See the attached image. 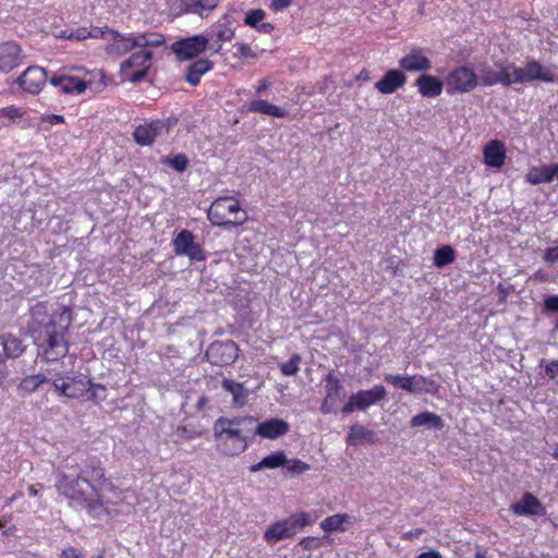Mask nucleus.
<instances>
[{
  "label": "nucleus",
  "instance_id": "f257e3e1",
  "mask_svg": "<svg viewBox=\"0 0 558 558\" xmlns=\"http://www.w3.org/2000/svg\"><path fill=\"white\" fill-rule=\"evenodd\" d=\"M71 324L72 313L65 306L49 311L47 304L39 302L31 308L29 330L46 361H58L68 354L65 335Z\"/></svg>",
  "mask_w": 558,
  "mask_h": 558
},
{
  "label": "nucleus",
  "instance_id": "f03ea898",
  "mask_svg": "<svg viewBox=\"0 0 558 558\" xmlns=\"http://www.w3.org/2000/svg\"><path fill=\"white\" fill-rule=\"evenodd\" d=\"M56 488L69 500L71 507L86 510L95 519H102L108 514L98 489L85 476L78 474L72 477L65 473H59Z\"/></svg>",
  "mask_w": 558,
  "mask_h": 558
},
{
  "label": "nucleus",
  "instance_id": "7ed1b4c3",
  "mask_svg": "<svg viewBox=\"0 0 558 558\" xmlns=\"http://www.w3.org/2000/svg\"><path fill=\"white\" fill-rule=\"evenodd\" d=\"M255 418L253 416H235L228 418L221 416L214 423V438L221 452L228 457H235L244 452L247 441L253 435Z\"/></svg>",
  "mask_w": 558,
  "mask_h": 558
},
{
  "label": "nucleus",
  "instance_id": "20e7f679",
  "mask_svg": "<svg viewBox=\"0 0 558 558\" xmlns=\"http://www.w3.org/2000/svg\"><path fill=\"white\" fill-rule=\"evenodd\" d=\"M207 217L209 221L227 229L243 225L247 215L232 197H219L210 205Z\"/></svg>",
  "mask_w": 558,
  "mask_h": 558
},
{
  "label": "nucleus",
  "instance_id": "39448f33",
  "mask_svg": "<svg viewBox=\"0 0 558 558\" xmlns=\"http://www.w3.org/2000/svg\"><path fill=\"white\" fill-rule=\"evenodd\" d=\"M114 43L107 47L108 52L125 54L134 48L159 47L165 38L158 33H142L138 35L123 36L118 31H111Z\"/></svg>",
  "mask_w": 558,
  "mask_h": 558
},
{
  "label": "nucleus",
  "instance_id": "423d86ee",
  "mask_svg": "<svg viewBox=\"0 0 558 558\" xmlns=\"http://www.w3.org/2000/svg\"><path fill=\"white\" fill-rule=\"evenodd\" d=\"M153 52L143 50L132 53L126 60L121 63L120 72L123 80L131 83H137L144 80L150 68V60Z\"/></svg>",
  "mask_w": 558,
  "mask_h": 558
},
{
  "label": "nucleus",
  "instance_id": "0eeeda50",
  "mask_svg": "<svg viewBox=\"0 0 558 558\" xmlns=\"http://www.w3.org/2000/svg\"><path fill=\"white\" fill-rule=\"evenodd\" d=\"M177 122L175 118H168L138 125L133 134L134 140L141 146H149L158 137L167 136Z\"/></svg>",
  "mask_w": 558,
  "mask_h": 558
},
{
  "label": "nucleus",
  "instance_id": "6e6552de",
  "mask_svg": "<svg viewBox=\"0 0 558 558\" xmlns=\"http://www.w3.org/2000/svg\"><path fill=\"white\" fill-rule=\"evenodd\" d=\"M172 246L178 256H187L196 262H203L206 258L204 250L195 242V236L190 230H181L172 240Z\"/></svg>",
  "mask_w": 558,
  "mask_h": 558
},
{
  "label": "nucleus",
  "instance_id": "1a4fd4ad",
  "mask_svg": "<svg viewBox=\"0 0 558 558\" xmlns=\"http://www.w3.org/2000/svg\"><path fill=\"white\" fill-rule=\"evenodd\" d=\"M478 84V77L475 72L468 66H459L454 69L447 77V92L449 94L469 93Z\"/></svg>",
  "mask_w": 558,
  "mask_h": 558
},
{
  "label": "nucleus",
  "instance_id": "9d476101",
  "mask_svg": "<svg viewBox=\"0 0 558 558\" xmlns=\"http://www.w3.org/2000/svg\"><path fill=\"white\" fill-rule=\"evenodd\" d=\"M208 38L203 35L184 38L171 45L172 52L178 60L185 61L198 57L207 47Z\"/></svg>",
  "mask_w": 558,
  "mask_h": 558
},
{
  "label": "nucleus",
  "instance_id": "9b49d317",
  "mask_svg": "<svg viewBox=\"0 0 558 558\" xmlns=\"http://www.w3.org/2000/svg\"><path fill=\"white\" fill-rule=\"evenodd\" d=\"M238 350L231 340L215 341L207 348L205 356L214 365H230L236 360Z\"/></svg>",
  "mask_w": 558,
  "mask_h": 558
},
{
  "label": "nucleus",
  "instance_id": "f8f14e48",
  "mask_svg": "<svg viewBox=\"0 0 558 558\" xmlns=\"http://www.w3.org/2000/svg\"><path fill=\"white\" fill-rule=\"evenodd\" d=\"M47 81V73L40 66H28L17 78L20 87L29 94H38Z\"/></svg>",
  "mask_w": 558,
  "mask_h": 558
},
{
  "label": "nucleus",
  "instance_id": "ddd939ff",
  "mask_svg": "<svg viewBox=\"0 0 558 558\" xmlns=\"http://www.w3.org/2000/svg\"><path fill=\"white\" fill-rule=\"evenodd\" d=\"M289 429L288 422L282 418H270L262 423H257L255 420L253 435H258L266 439H277L284 436Z\"/></svg>",
  "mask_w": 558,
  "mask_h": 558
},
{
  "label": "nucleus",
  "instance_id": "4468645a",
  "mask_svg": "<svg viewBox=\"0 0 558 558\" xmlns=\"http://www.w3.org/2000/svg\"><path fill=\"white\" fill-rule=\"evenodd\" d=\"M23 60L22 49L13 41L0 45V71L10 72L21 64Z\"/></svg>",
  "mask_w": 558,
  "mask_h": 558
},
{
  "label": "nucleus",
  "instance_id": "2eb2a0df",
  "mask_svg": "<svg viewBox=\"0 0 558 558\" xmlns=\"http://www.w3.org/2000/svg\"><path fill=\"white\" fill-rule=\"evenodd\" d=\"M399 66L408 72H422L430 70L432 62L422 48H414L399 60Z\"/></svg>",
  "mask_w": 558,
  "mask_h": 558
},
{
  "label": "nucleus",
  "instance_id": "dca6fc26",
  "mask_svg": "<svg viewBox=\"0 0 558 558\" xmlns=\"http://www.w3.org/2000/svg\"><path fill=\"white\" fill-rule=\"evenodd\" d=\"M407 83V75L400 70H389L385 75L375 84V88L381 94H392L397 89L404 86Z\"/></svg>",
  "mask_w": 558,
  "mask_h": 558
},
{
  "label": "nucleus",
  "instance_id": "f3484780",
  "mask_svg": "<svg viewBox=\"0 0 558 558\" xmlns=\"http://www.w3.org/2000/svg\"><path fill=\"white\" fill-rule=\"evenodd\" d=\"M517 515H538L544 513L542 502L531 493H525L520 501L511 506Z\"/></svg>",
  "mask_w": 558,
  "mask_h": 558
},
{
  "label": "nucleus",
  "instance_id": "a211bd4d",
  "mask_svg": "<svg viewBox=\"0 0 558 558\" xmlns=\"http://www.w3.org/2000/svg\"><path fill=\"white\" fill-rule=\"evenodd\" d=\"M80 475L98 481L102 489L113 490L114 488L112 482L106 477V471L101 466L100 461L96 459L88 460Z\"/></svg>",
  "mask_w": 558,
  "mask_h": 558
},
{
  "label": "nucleus",
  "instance_id": "6ab92c4d",
  "mask_svg": "<svg viewBox=\"0 0 558 558\" xmlns=\"http://www.w3.org/2000/svg\"><path fill=\"white\" fill-rule=\"evenodd\" d=\"M525 178L533 185L550 183L555 178H558V163L533 167Z\"/></svg>",
  "mask_w": 558,
  "mask_h": 558
},
{
  "label": "nucleus",
  "instance_id": "aec40b11",
  "mask_svg": "<svg viewBox=\"0 0 558 558\" xmlns=\"http://www.w3.org/2000/svg\"><path fill=\"white\" fill-rule=\"evenodd\" d=\"M386 389L384 386L377 385L368 390H361L353 395L357 404V411H364L368 407L379 402L386 398Z\"/></svg>",
  "mask_w": 558,
  "mask_h": 558
},
{
  "label": "nucleus",
  "instance_id": "412c9836",
  "mask_svg": "<svg viewBox=\"0 0 558 558\" xmlns=\"http://www.w3.org/2000/svg\"><path fill=\"white\" fill-rule=\"evenodd\" d=\"M416 86L423 97L439 96L444 89V83L441 80L428 74L418 76L416 80Z\"/></svg>",
  "mask_w": 558,
  "mask_h": 558
},
{
  "label": "nucleus",
  "instance_id": "4be33fe9",
  "mask_svg": "<svg viewBox=\"0 0 558 558\" xmlns=\"http://www.w3.org/2000/svg\"><path fill=\"white\" fill-rule=\"evenodd\" d=\"M506 150L500 141H492L484 148V161L487 166L500 168L505 163Z\"/></svg>",
  "mask_w": 558,
  "mask_h": 558
},
{
  "label": "nucleus",
  "instance_id": "5701e85b",
  "mask_svg": "<svg viewBox=\"0 0 558 558\" xmlns=\"http://www.w3.org/2000/svg\"><path fill=\"white\" fill-rule=\"evenodd\" d=\"M221 387L232 396L234 408H242L246 403L248 391L242 383L225 377L221 380Z\"/></svg>",
  "mask_w": 558,
  "mask_h": 558
},
{
  "label": "nucleus",
  "instance_id": "b1692460",
  "mask_svg": "<svg viewBox=\"0 0 558 558\" xmlns=\"http://www.w3.org/2000/svg\"><path fill=\"white\" fill-rule=\"evenodd\" d=\"M410 425L412 427H426L433 430H441L445 427L442 417L434 412L424 411L414 415Z\"/></svg>",
  "mask_w": 558,
  "mask_h": 558
},
{
  "label": "nucleus",
  "instance_id": "393cba45",
  "mask_svg": "<svg viewBox=\"0 0 558 558\" xmlns=\"http://www.w3.org/2000/svg\"><path fill=\"white\" fill-rule=\"evenodd\" d=\"M50 84L59 87L63 93H83L87 88L85 81L69 76V75H54L50 78Z\"/></svg>",
  "mask_w": 558,
  "mask_h": 558
},
{
  "label": "nucleus",
  "instance_id": "a878e982",
  "mask_svg": "<svg viewBox=\"0 0 558 558\" xmlns=\"http://www.w3.org/2000/svg\"><path fill=\"white\" fill-rule=\"evenodd\" d=\"M525 65L529 82L542 81L554 83L556 81L554 72L549 68L544 66L539 61L529 60Z\"/></svg>",
  "mask_w": 558,
  "mask_h": 558
},
{
  "label": "nucleus",
  "instance_id": "bb28decb",
  "mask_svg": "<svg viewBox=\"0 0 558 558\" xmlns=\"http://www.w3.org/2000/svg\"><path fill=\"white\" fill-rule=\"evenodd\" d=\"M347 441L351 446L359 444H375L377 442L376 433L366 428L363 425L354 424L350 427Z\"/></svg>",
  "mask_w": 558,
  "mask_h": 558
},
{
  "label": "nucleus",
  "instance_id": "cd10ccee",
  "mask_svg": "<svg viewBox=\"0 0 558 558\" xmlns=\"http://www.w3.org/2000/svg\"><path fill=\"white\" fill-rule=\"evenodd\" d=\"M506 62H498L495 64L496 68L484 66L480 71V78L484 86H493L498 83L506 86V78L504 74V68Z\"/></svg>",
  "mask_w": 558,
  "mask_h": 558
},
{
  "label": "nucleus",
  "instance_id": "c85d7f7f",
  "mask_svg": "<svg viewBox=\"0 0 558 558\" xmlns=\"http://www.w3.org/2000/svg\"><path fill=\"white\" fill-rule=\"evenodd\" d=\"M282 525L288 537L295 535L299 531L311 524L310 514L306 512H300L290 515L289 518L279 521Z\"/></svg>",
  "mask_w": 558,
  "mask_h": 558
},
{
  "label": "nucleus",
  "instance_id": "c756f323",
  "mask_svg": "<svg viewBox=\"0 0 558 558\" xmlns=\"http://www.w3.org/2000/svg\"><path fill=\"white\" fill-rule=\"evenodd\" d=\"M288 463V458L284 451H275L265 458H263L258 463L250 466V471L252 473H256L264 469H277L279 466H284Z\"/></svg>",
  "mask_w": 558,
  "mask_h": 558
},
{
  "label": "nucleus",
  "instance_id": "7c9ffc66",
  "mask_svg": "<svg viewBox=\"0 0 558 558\" xmlns=\"http://www.w3.org/2000/svg\"><path fill=\"white\" fill-rule=\"evenodd\" d=\"M213 68V62L208 59H198L195 62H193L187 69L185 74L186 82L192 85L196 86L201 77L207 73Z\"/></svg>",
  "mask_w": 558,
  "mask_h": 558
},
{
  "label": "nucleus",
  "instance_id": "2f4dec72",
  "mask_svg": "<svg viewBox=\"0 0 558 558\" xmlns=\"http://www.w3.org/2000/svg\"><path fill=\"white\" fill-rule=\"evenodd\" d=\"M218 0H185V11L197 14L201 17H207L208 14L217 8Z\"/></svg>",
  "mask_w": 558,
  "mask_h": 558
},
{
  "label": "nucleus",
  "instance_id": "473e14b6",
  "mask_svg": "<svg viewBox=\"0 0 558 558\" xmlns=\"http://www.w3.org/2000/svg\"><path fill=\"white\" fill-rule=\"evenodd\" d=\"M504 74L506 78V86L512 84H522L529 83L527 74H526V65L523 68L517 66L512 62H506L504 68Z\"/></svg>",
  "mask_w": 558,
  "mask_h": 558
},
{
  "label": "nucleus",
  "instance_id": "72a5a7b5",
  "mask_svg": "<svg viewBox=\"0 0 558 558\" xmlns=\"http://www.w3.org/2000/svg\"><path fill=\"white\" fill-rule=\"evenodd\" d=\"M248 110L252 112H258V113H263V114L271 116V117H276V118H283L287 113L284 109L278 107V106H275L272 104H269L268 101L263 100V99L251 101L248 104Z\"/></svg>",
  "mask_w": 558,
  "mask_h": 558
},
{
  "label": "nucleus",
  "instance_id": "f704fd0d",
  "mask_svg": "<svg viewBox=\"0 0 558 558\" xmlns=\"http://www.w3.org/2000/svg\"><path fill=\"white\" fill-rule=\"evenodd\" d=\"M233 20L229 15H223L218 22L216 29L213 31L211 38L216 37L218 41H229L234 37Z\"/></svg>",
  "mask_w": 558,
  "mask_h": 558
},
{
  "label": "nucleus",
  "instance_id": "c9c22d12",
  "mask_svg": "<svg viewBox=\"0 0 558 558\" xmlns=\"http://www.w3.org/2000/svg\"><path fill=\"white\" fill-rule=\"evenodd\" d=\"M3 351L8 357H19L25 351V347L20 338L9 333L1 337Z\"/></svg>",
  "mask_w": 558,
  "mask_h": 558
},
{
  "label": "nucleus",
  "instance_id": "e433bc0d",
  "mask_svg": "<svg viewBox=\"0 0 558 558\" xmlns=\"http://www.w3.org/2000/svg\"><path fill=\"white\" fill-rule=\"evenodd\" d=\"M438 385L435 380L423 375H414V387L412 393H436Z\"/></svg>",
  "mask_w": 558,
  "mask_h": 558
},
{
  "label": "nucleus",
  "instance_id": "4c0bfd02",
  "mask_svg": "<svg viewBox=\"0 0 558 558\" xmlns=\"http://www.w3.org/2000/svg\"><path fill=\"white\" fill-rule=\"evenodd\" d=\"M456 251L450 245H444L434 253V264L439 268L453 263Z\"/></svg>",
  "mask_w": 558,
  "mask_h": 558
},
{
  "label": "nucleus",
  "instance_id": "58836bf2",
  "mask_svg": "<svg viewBox=\"0 0 558 558\" xmlns=\"http://www.w3.org/2000/svg\"><path fill=\"white\" fill-rule=\"evenodd\" d=\"M48 379L44 374H36L25 377L19 385L20 391L32 393L36 391L39 386L46 383Z\"/></svg>",
  "mask_w": 558,
  "mask_h": 558
},
{
  "label": "nucleus",
  "instance_id": "ea45409f",
  "mask_svg": "<svg viewBox=\"0 0 558 558\" xmlns=\"http://www.w3.org/2000/svg\"><path fill=\"white\" fill-rule=\"evenodd\" d=\"M349 519L348 514H333L327 517L320 522V527L325 532L343 531V523Z\"/></svg>",
  "mask_w": 558,
  "mask_h": 558
},
{
  "label": "nucleus",
  "instance_id": "a19ab883",
  "mask_svg": "<svg viewBox=\"0 0 558 558\" xmlns=\"http://www.w3.org/2000/svg\"><path fill=\"white\" fill-rule=\"evenodd\" d=\"M86 384V393H88V399L94 401L95 403H100L107 397L106 387L100 384H93L89 379L85 380Z\"/></svg>",
  "mask_w": 558,
  "mask_h": 558
},
{
  "label": "nucleus",
  "instance_id": "79ce46f5",
  "mask_svg": "<svg viewBox=\"0 0 558 558\" xmlns=\"http://www.w3.org/2000/svg\"><path fill=\"white\" fill-rule=\"evenodd\" d=\"M264 538L268 543H277L281 539L289 538L287 533L284 532L280 522H276L270 525L264 533Z\"/></svg>",
  "mask_w": 558,
  "mask_h": 558
},
{
  "label": "nucleus",
  "instance_id": "37998d69",
  "mask_svg": "<svg viewBox=\"0 0 558 558\" xmlns=\"http://www.w3.org/2000/svg\"><path fill=\"white\" fill-rule=\"evenodd\" d=\"M342 389L340 380L329 373L325 377V390H326V397L331 399H337L340 395V390Z\"/></svg>",
  "mask_w": 558,
  "mask_h": 558
},
{
  "label": "nucleus",
  "instance_id": "c03bdc74",
  "mask_svg": "<svg viewBox=\"0 0 558 558\" xmlns=\"http://www.w3.org/2000/svg\"><path fill=\"white\" fill-rule=\"evenodd\" d=\"M161 163L170 166L178 172H183L189 166V159L184 154H178L173 157H163Z\"/></svg>",
  "mask_w": 558,
  "mask_h": 558
},
{
  "label": "nucleus",
  "instance_id": "a18cd8bd",
  "mask_svg": "<svg viewBox=\"0 0 558 558\" xmlns=\"http://www.w3.org/2000/svg\"><path fill=\"white\" fill-rule=\"evenodd\" d=\"M70 389L68 390V398H81L86 393L85 379L82 378H69Z\"/></svg>",
  "mask_w": 558,
  "mask_h": 558
},
{
  "label": "nucleus",
  "instance_id": "49530a36",
  "mask_svg": "<svg viewBox=\"0 0 558 558\" xmlns=\"http://www.w3.org/2000/svg\"><path fill=\"white\" fill-rule=\"evenodd\" d=\"M90 33L88 32L87 27H77L75 29L71 31H62L59 35L61 38H65L69 40H84L86 38H89Z\"/></svg>",
  "mask_w": 558,
  "mask_h": 558
},
{
  "label": "nucleus",
  "instance_id": "de8ad7c7",
  "mask_svg": "<svg viewBox=\"0 0 558 558\" xmlns=\"http://www.w3.org/2000/svg\"><path fill=\"white\" fill-rule=\"evenodd\" d=\"M300 362L301 356L299 354H293L289 361L280 365L281 373L286 376L295 375L300 369Z\"/></svg>",
  "mask_w": 558,
  "mask_h": 558
},
{
  "label": "nucleus",
  "instance_id": "09e8293b",
  "mask_svg": "<svg viewBox=\"0 0 558 558\" xmlns=\"http://www.w3.org/2000/svg\"><path fill=\"white\" fill-rule=\"evenodd\" d=\"M264 17H265L264 10L254 9V10H250L246 13L244 22H245V24L250 25L251 27L256 28L260 24V22L263 21Z\"/></svg>",
  "mask_w": 558,
  "mask_h": 558
},
{
  "label": "nucleus",
  "instance_id": "8fccbe9b",
  "mask_svg": "<svg viewBox=\"0 0 558 558\" xmlns=\"http://www.w3.org/2000/svg\"><path fill=\"white\" fill-rule=\"evenodd\" d=\"M287 471L292 474H301L307 470H310V465L299 459H288V463L286 464Z\"/></svg>",
  "mask_w": 558,
  "mask_h": 558
},
{
  "label": "nucleus",
  "instance_id": "3c124183",
  "mask_svg": "<svg viewBox=\"0 0 558 558\" xmlns=\"http://www.w3.org/2000/svg\"><path fill=\"white\" fill-rule=\"evenodd\" d=\"M299 545L304 549V550H314V549H318L320 546H323V539L319 538V537H314V536H307V537H303Z\"/></svg>",
  "mask_w": 558,
  "mask_h": 558
},
{
  "label": "nucleus",
  "instance_id": "603ef678",
  "mask_svg": "<svg viewBox=\"0 0 558 558\" xmlns=\"http://www.w3.org/2000/svg\"><path fill=\"white\" fill-rule=\"evenodd\" d=\"M1 117H5L10 120H15L16 118L22 117V111L20 108L15 106H9L0 109Z\"/></svg>",
  "mask_w": 558,
  "mask_h": 558
},
{
  "label": "nucleus",
  "instance_id": "864d4df0",
  "mask_svg": "<svg viewBox=\"0 0 558 558\" xmlns=\"http://www.w3.org/2000/svg\"><path fill=\"white\" fill-rule=\"evenodd\" d=\"M239 57L242 58H256L251 47L247 44L239 43L235 45Z\"/></svg>",
  "mask_w": 558,
  "mask_h": 558
},
{
  "label": "nucleus",
  "instance_id": "5fc2aeb1",
  "mask_svg": "<svg viewBox=\"0 0 558 558\" xmlns=\"http://www.w3.org/2000/svg\"><path fill=\"white\" fill-rule=\"evenodd\" d=\"M407 376L388 374L385 376V380L395 387L402 389V385L405 384Z\"/></svg>",
  "mask_w": 558,
  "mask_h": 558
},
{
  "label": "nucleus",
  "instance_id": "6e6d98bb",
  "mask_svg": "<svg viewBox=\"0 0 558 558\" xmlns=\"http://www.w3.org/2000/svg\"><path fill=\"white\" fill-rule=\"evenodd\" d=\"M544 307L551 313H558V295H550L544 300Z\"/></svg>",
  "mask_w": 558,
  "mask_h": 558
},
{
  "label": "nucleus",
  "instance_id": "4d7b16f0",
  "mask_svg": "<svg viewBox=\"0 0 558 558\" xmlns=\"http://www.w3.org/2000/svg\"><path fill=\"white\" fill-rule=\"evenodd\" d=\"M544 260L549 265L556 264L558 262V246L548 247L545 251Z\"/></svg>",
  "mask_w": 558,
  "mask_h": 558
},
{
  "label": "nucleus",
  "instance_id": "13d9d810",
  "mask_svg": "<svg viewBox=\"0 0 558 558\" xmlns=\"http://www.w3.org/2000/svg\"><path fill=\"white\" fill-rule=\"evenodd\" d=\"M54 390L60 395L68 397V390L70 389L69 381H64L61 379H54L52 381Z\"/></svg>",
  "mask_w": 558,
  "mask_h": 558
},
{
  "label": "nucleus",
  "instance_id": "bf43d9fd",
  "mask_svg": "<svg viewBox=\"0 0 558 558\" xmlns=\"http://www.w3.org/2000/svg\"><path fill=\"white\" fill-rule=\"evenodd\" d=\"M545 373L550 379H555L558 376V360L548 362L545 365Z\"/></svg>",
  "mask_w": 558,
  "mask_h": 558
},
{
  "label": "nucleus",
  "instance_id": "052dcab7",
  "mask_svg": "<svg viewBox=\"0 0 558 558\" xmlns=\"http://www.w3.org/2000/svg\"><path fill=\"white\" fill-rule=\"evenodd\" d=\"M111 28L109 27H104V28H100V27H90L88 28V32L90 33L89 35V38H101L104 37L106 34H110L111 35Z\"/></svg>",
  "mask_w": 558,
  "mask_h": 558
},
{
  "label": "nucleus",
  "instance_id": "680f3d73",
  "mask_svg": "<svg viewBox=\"0 0 558 558\" xmlns=\"http://www.w3.org/2000/svg\"><path fill=\"white\" fill-rule=\"evenodd\" d=\"M62 558H84V555L74 547H68L62 550Z\"/></svg>",
  "mask_w": 558,
  "mask_h": 558
},
{
  "label": "nucleus",
  "instance_id": "e2e57ef3",
  "mask_svg": "<svg viewBox=\"0 0 558 558\" xmlns=\"http://www.w3.org/2000/svg\"><path fill=\"white\" fill-rule=\"evenodd\" d=\"M335 401V399L325 397L320 407L322 412L325 414L333 412Z\"/></svg>",
  "mask_w": 558,
  "mask_h": 558
},
{
  "label": "nucleus",
  "instance_id": "0e129e2a",
  "mask_svg": "<svg viewBox=\"0 0 558 558\" xmlns=\"http://www.w3.org/2000/svg\"><path fill=\"white\" fill-rule=\"evenodd\" d=\"M292 0H272L270 8L275 11H280L282 9L288 8L291 4Z\"/></svg>",
  "mask_w": 558,
  "mask_h": 558
},
{
  "label": "nucleus",
  "instance_id": "69168bd1",
  "mask_svg": "<svg viewBox=\"0 0 558 558\" xmlns=\"http://www.w3.org/2000/svg\"><path fill=\"white\" fill-rule=\"evenodd\" d=\"M357 410V404H356V401L354 400V397L353 395L349 398V401L344 404V407L342 408V413L344 414H349V413H352L353 411Z\"/></svg>",
  "mask_w": 558,
  "mask_h": 558
},
{
  "label": "nucleus",
  "instance_id": "338daca9",
  "mask_svg": "<svg viewBox=\"0 0 558 558\" xmlns=\"http://www.w3.org/2000/svg\"><path fill=\"white\" fill-rule=\"evenodd\" d=\"M256 29L260 33L270 34L275 29V26L271 23H260Z\"/></svg>",
  "mask_w": 558,
  "mask_h": 558
},
{
  "label": "nucleus",
  "instance_id": "774afa93",
  "mask_svg": "<svg viewBox=\"0 0 558 558\" xmlns=\"http://www.w3.org/2000/svg\"><path fill=\"white\" fill-rule=\"evenodd\" d=\"M417 558H442V556L439 551L430 549L428 551L420 554Z\"/></svg>",
  "mask_w": 558,
  "mask_h": 558
}]
</instances>
